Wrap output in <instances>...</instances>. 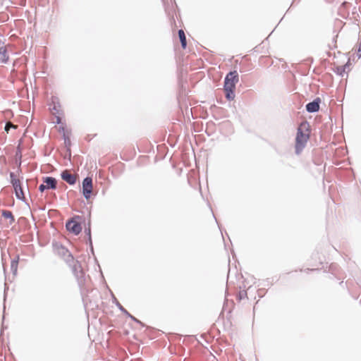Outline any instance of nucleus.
Masks as SVG:
<instances>
[{
	"mask_svg": "<svg viewBox=\"0 0 361 361\" xmlns=\"http://www.w3.org/2000/svg\"><path fill=\"white\" fill-rule=\"evenodd\" d=\"M17 128V126H16L13 125V123H11V122H8V123H6V126H5L4 129H5V130H6L7 133H8V131H9V130H10L11 128Z\"/></svg>",
	"mask_w": 361,
	"mask_h": 361,
	"instance_id": "19",
	"label": "nucleus"
},
{
	"mask_svg": "<svg viewBox=\"0 0 361 361\" xmlns=\"http://www.w3.org/2000/svg\"><path fill=\"white\" fill-rule=\"evenodd\" d=\"M320 99L317 98L314 100H313L311 102H309L306 104V110L307 111L310 113H314L319 111V104H320Z\"/></svg>",
	"mask_w": 361,
	"mask_h": 361,
	"instance_id": "7",
	"label": "nucleus"
},
{
	"mask_svg": "<svg viewBox=\"0 0 361 361\" xmlns=\"http://www.w3.org/2000/svg\"><path fill=\"white\" fill-rule=\"evenodd\" d=\"M61 176L64 181L70 185H74L76 182V176L71 174L68 170L62 171Z\"/></svg>",
	"mask_w": 361,
	"mask_h": 361,
	"instance_id": "8",
	"label": "nucleus"
},
{
	"mask_svg": "<svg viewBox=\"0 0 361 361\" xmlns=\"http://www.w3.org/2000/svg\"><path fill=\"white\" fill-rule=\"evenodd\" d=\"M18 260H19V257L18 256L16 259H13L11 261V269L13 275H16V274H17Z\"/></svg>",
	"mask_w": 361,
	"mask_h": 361,
	"instance_id": "13",
	"label": "nucleus"
},
{
	"mask_svg": "<svg viewBox=\"0 0 361 361\" xmlns=\"http://www.w3.org/2000/svg\"><path fill=\"white\" fill-rule=\"evenodd\" d=\"M90 214H89V219H88V222H87V226L85 227V233L86 235H88L89 237V242L90 243V245H92V238H91V228H90V224H91V222H90Z\"/></svg>",
	"mask_w": 361,
	"mask_h": 361,
	"instance_id": "14",
	"label": "nucleus"
},
{
	"mask_svg": "<svg viewBox=\"0 0 361 361\" xmlns=\"http://www.w3.org/2000/svg\"><path fill=\"white\" fill-rule=\"evenodd\" d=\"M239 81L238 73L236 71L229 72L224 79V87H231L235 90V85Z\"/></svg>",
	"mask_w": 361,
	"mask_h": 361,
	"instance_id": "2",
	"label": "nucleus"
},
{
	"mask_svg": "<svg viewBox=\"0 0 361 361\" xmlns=\"http://www.w3.org/2000/svg\"><path fill=\"white\" fill-rule=\"evenodd\" d=\"M178 33L181 43V47H183V49H185L187 46V41L185 32L183 30H179Z\"/></svg>",
	"mask_w": 361,
	"mask_h": 361,
	"instance_id": "11",
	"label": "nucleus"
},
{
	"mask_svg": "<svg viewBox=\"0 0 361 361\" xmlns=\"http://www.w3.org/2000/svg\"><path fill=\"white\" fill-rule=\"evenodd\" d=\"M2 216L6 219H11L12 221H14V220H15L11 212H10V211L4 210L2 212Z\"/></svg>",
	"mask_w": 361,
	"mask_h": 361,
	"instance_id": "16",
	"label": "nucleus"
},
{
	"mask_svg": "<svg viewBox=\"0 0 361 361\" xmlns=\"http://www.w3.org/2000/svg\"><path fill=\"white\" fill-rule=\"evenodd\" d=\"M92 192V179L90 177H86L82 181V194L86 200L90 197Z\"/></svg>",
	"mask_w": 361,
	"mask_h": 361,
	"instance_id": "5",
	"label": "nucleus"
},
{
	"mask_svg": "<svg viewBox=\"0 0 361 361\" xmlns=\"http://www.w3.org/2000/svg\"><path fill=\"white\" fill-rule=\"evenodd\" d=\"M357 54L359 55V58L361 56V42H360L359 47L357 49Z\"/></svg>",
	"mask_w": 361,
	"mask_h": 361,
	"instance_id": "22",
	"label": "nucleus"
},
{
	"mask_svg": "<svg viewBox=\"0 0 361 361\" xmlns=\"http://www.w3.org/2000/svg\"><path fill=\"white\" fill-rule=\"evenodd\" d=\"M60 107L61 106L59 103L54 102V106L51 108L52 114L54 115L60 114Z\"/></svg>",
	"mask_w": 361,
	"mask_h": 361,
	"instance_id": "15",
	"label": "nucleus"
},
{
	"mask_svg": "<svg viewBox=\"0 0 361 361\" xmlns=\"http://www.w3.org/2000/svg\"><path fill=\"white\" fill-rule=\"evenodd\" d=\"M10 178L11 183H12L15 190L16 197L19 200H23L25 196L20 180L16 178V175L13 172L10 173Z\"/></svg>",
	"mask_w": 361,
	"mask_h": 361,
	"instance_id": "3",
	"label": "nucleus"
},
{
	"mask_svg": "<svg viewBox=\"0 0 361 361\" xmlns=\"http://www.w3.org/2000/svg\"><path fill=\"white\" fill-rule=\"evenodd\" d=\"M8 59V56L6 52V49L4 42L0 39V61L3 63H6Z\"/></svg>",
	"mask_w": 361,
	"mask_h": 361,
	"instance_id": "10",
	"label": "nucleus"
},
{
	"mask_svg": "<svg viewBox=\"0 0 361 361\" xmlns=\"http://www.w3.org/2000/svg\"><path fill=\"white\" fill-rule=\"evenodd\" d=\"M66 227L68 231L74 233L75 235H78L82 231L81 225L74 220L67 221Z\"/></svg>",
	"mask_w": 361,
	"mask_h": 361,
	"instance_id": "6",
	"label": "nucleus"
},
{
	"mask_svg": "<svg viewBox=\"0 0 361 361\" xmlns=\"http://www.w3.org/2000/svg\"><path fill=\"white\" fill-rule=\"evenodd\" d=\"M307 123H302L298 128L297 135L295 137V154H300L306 146L307 142L309 140V134L303 132V129L306 128Z\"/></svg>",
	"mask_w": 361,
	"mask_h": 361,
	"instance_id": "1",
	"label": "nucleus"
},
{
	"mask_svg": "<svg viewBox=\"0 0 361 361\" xmlns=\"http://www.w3.org/2000/svg\"><path fill=\"white\" fill-rule=\"evenodd\" d=\"M59 115H60V114H57V115L56 116V123L57 124H59V123H61V117H60V116H59Z\"/></svg>",
	"mask_w": 361,
	"mask_h": 361,
	"instance_id": "21",
	"label": "nucleus"
},
{
	"mask_svg": "<svg viewBox=\"0 0 361 361\" xmlns=\"http://www.w3.org/2000/svg\"><path fill=\"white\" fill-rule=\"evenodd\" d=\"M114 300L115 304L119 308V310L121 311H122L123 313H125L126 314H128V311L119 303V302L116 300V298L115 297H114Z\"/></svg>",
	"mask_w": 361,
	"mask_h": 361,
	"instance_id": "18",
	"label": "nucleus"
},
{
	"mask_svg": "<svg viewBox=\"0 0 361 361\" xmlns=\"http://www.w3.org/2000/svg\"><path fill=\"white\" fill-rule=\"evenodd\" d=\"M128 317H130L133 320L135 321L137 323H141L138 319L135 318L133 316L130 315L129 313L127 314Z\"/></svg>",
	"mask_w": 361,
	"mask_h": 361,
	"instance_id": "23",
	"label": "nucleus"
},
{
	"mask_svg": "<svg viewBox=\"0 0 361 361\" xmlns=\"http://www.w3.org/2000/svg\"><path fill=\"white\" fill-rule=\"evenodd\" d=\"M64 139H65V143H66V144H67V143H68V144L69 145V144H70V140H69V138H68V137H67V138H66V137H65Z\"/></svg>",
	"mask_w": 361,
	"mask_h": 361,
	"instance_id": "24",
	"label": "nucleus"
},
{
	"mask_svg": "<svg viewBox=\"0 0 361 361\" xmlns=\"http://www.w3.org/2000/svg\"><path fill=\"white\" fill-rule=\"evenodd\" d=\"M48 188L46 187V184H41L39 186V190L40 192H44L45 190H47Z\"/></svg>",
	"mask_w": 361,
	"mask_h": 361,
	"instance_id": "20",
	"label": "nucleus"
},
{
	"mask_svg": "<svg viewBox=\"0 0 361 361\" xmlns=\"http://www.w3.org/2000/svg\"><path fill=\"white\" fill-rule=\"evenodd\" d=\"M348 66V64L345 65L344 66H338L336 68V73L341 75V76H343V73L345 72V69Z\"/></svg>",
	"mask_w": 361,
	"mask_h": 361,
	"instance_id": "17",
	"label": "nucleus"
},
{
	"mask_svg": "<svg viewBox=\"0 0 361 361\" xmlns=\"http://www.w3.org/2000/svg\"><path fill=\"white\" fill-rule=\"evenodd\" d=\"M43 182L46 184V187L48 189L54 190L57 186V180L55 178L51 176H47L43 178Z\"/></svg>",
	"mask_w": 361,
	"mask_h": 361,
	"instance_id": "9",
	"label": "nucleus"
},
{
	"mask_svg": "<svg viewBox=\"0 0 361 361\" xmlns=\"http://www.w3.org/2000/svg\"><path fill=\"white\" fill-rule=\"evenodd\" d=\"M224 91L226 92V98L228 100H232L235 97L234 90L231 87H224Z\"/></svg>",
	"mask_w": 361,
	"mask_h": 361,
	"instance_id": "12",
	"label": "nucleus"
},
{
	"mask_svg": "<svg viewBox=\"0 0 361 361\" xmlns=\"http://www.w3.org/2000/svg\"><path fill=\"white\" fill-rule=\"evenodd\" d=\"M54 252L59 256L66 258L67 262H71L73 260V257L71 254L69 252L68 249L63 247L62 245L55 243L53 244Z\"/></svg>",
	"mask_w": 361,
	"mask_h": 361,
	"instance_id": "4",
	"label": "nucleus"
}]
</instances>
